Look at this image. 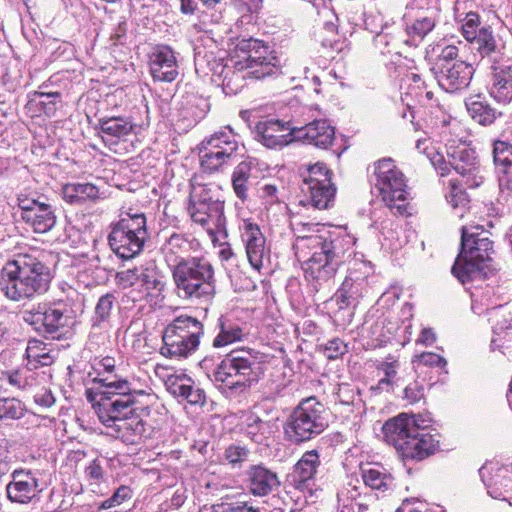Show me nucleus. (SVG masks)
Wrapping results in <instances>:
<instances>
[{
    "label": "nucleus",
    "instance_id": "30",
    "mask_svg": "<svg viewBox=\"0 0 512 512\" xmlns=\"http://www.w3.org/2000/svg\"><path fill=\"white\" fill-rule=\"evenodd\" d=\"M162 340L160 354L167 358H187L199 347V344L172 333L163 332Z\"/></svg>",
    "mask_w": 512,
    "mask_h": 512
},
{
    "label": "nucleus",
    "instance_id": "48",
    "mask_svg": "<svg viewBox=\"0 0 512 512\" xmlns=\"http://www.w3.org/2000/svg\"><path fill=\"white\" fill-rule=\"evenodd\" d=\"M435 26V21L431 17H422L417 19L412 26L407 28V34L414 40H422Z\"/></svg>",
    "mask_w": 512,
    "mask_h": 512
},
{
    "label": "nucleus",
    "instance_id": "5",
    "mask_svg": "<svg viewBox=\"0 0 512 512\" xmlns=\"http://www.w3.org/2000/svg\"><path fill=\"white\" fill-rule=\"evenodd\" d=\"M382 430L386 441L406 458L422 460L434 453L438 445L415 415L401 413L386 421Z\"/></svg>",
    "mask_w": 512,
    "mask_h": 512
},
{
    "label": "nucleus",
    "instance_id": "37",
    "mask_svg": "<svg viewBox=\"0 0 512 512\" xmlns=\"http://www.w3.org/2000/svg\"><path fill=\"white\" fill-rule=\"evenodd\" d=\"M302 192L308 197L311 205L317 209H327L334 201L336 188L333 183L315 185L312 189L311 185H303Z\"/></svg>",
    "mask_w": 512,
    "mask_h": 512
},
{
    "label": "nucleus",
    "instance_id": "20",
    "mask_svg": "<svg viewBox=\"0 0 512 512\" xmlns=\"http://www.w3.org/2000/svg\"><path fill=\"white\" fill-rule=\"evenodd\" d=\"M116 279L118 285L123 289L142 287L146 290L161 292L164 288V282L160 279L155 269L144 266L120 271L117 273Z\"/></svg>",
    "mask_w": 512,
    "mask_h": 512
},
{
    "label": "nucleus",
    "instance_id": "9",
    "mask_svg": "<svg viewBox=\"0 0 512 512\" xmlns=\"http://www.w3.org/2000/svg\"><path fill=\"white\" fill-rule=\"evenodd\" d=\"M257 352L251 349L231 351L215 369L214 381L229 389L250 386L260 375Z\"/></svg>",
    "mask_w": 512,
    "mask_h": 512
},
{
    "label": "nucleus",
    "instance_id": "55",
    "mask_svg": "<svg viewBox=\"0 0 512 512\" xmlns=\"http://www.w3.org/2000/svg\"><path fill=\"white\" fill-rule=\"evenodd\" d=\"M347 352V345L339 338L329 340L324 345V354L330 359H337Z\"/></svg>",
    "mask_w": 512,
    "mask_h": 512
},
{
    "label": "nucleus",
    "instance_id": "56",
    "mask_svg": "<svg viewBox=\"0 0 512 512\" xmlns=\"http://www.w3.org/2000/svg\"><path fill=\"white\" fill-rule=\"evenodd\" d=\"M13 463V456L11 454L9 444L7 441L0 442V479L6 476Z\"/></svg>",
    "mask_w": 512,
    "mask_h": 512
},
{
    "label": "nucleus",
    "instance_id": "52",
    "mask_svg": "<svg viewBox=\"0 0 512 512\" xmlns=\"http://www.w3.org/2000/svg\"><path fill=\"white\" fill-rule=\"evenodd\" d=\"M446 199L454 209H464L469 202L465 191L455 183H451V191L446 196Z\"/></svg>",
    "mask_w": 512,
    "mask_h": 512
},
{
    "label": "nucleus",
    "instance_id": "3",
    "mask_svg": "<svg viewBox=\"0 0 512 512\" xmlns=\"http://www.w3.org/2000/svg\"><path fill=\"white\" fill-rule=\"evenodd\" d=\"M51 273L37 251L19 253L0 270V290L13 302H26L46 293Z\"/></svg>",
    "mask_w": 512,
    "mask_h": 512
},
{
    "label": "nucleus",
    "instance_id": "33",
    "mask_svg": "<svg viewBox=\"0 0 512 512\" xmlns=\"http://www.w3.org/2000/svg\"><path fill=\"white\" fill-rule=\"evenodd\" d=\"M360 470L363 482L367 487L381 492L392 488L394 479L383 467L367 464Z\"/></svg>",
    "mask_w": 512,
    "mask_h": 512
},
{
    "label": "nucleus",
    "instance_id": "44",
    "mask_svg": "<svg viewBox=\"0 0 512 512\" xmlns=\"http://www.w3.org/2000/svg\"><path fill=\"white\" fill-rule=\"evenodd\" d=\"M332 172L328 169L326 164L322 162H317L313 165H309L307 167V171L303 174V185H311L312 189L315 185H320L323 183H332L331 180Z\"/></svg>",
    "mask_w": 512,
    "mask_h": 512
},
{
    "label": "nucleus",
    "instance_id": "21",
    "mask_svg": "<svg viewBox=\"0 0 512 512\" xmlns=\"http://www.w3.org/2000/svg\"><path fill=\"white\" fill-rule=\"evenodd\" d=\"M335 130L326 120H314L305 126L295 127L294 138L317 148L327 149L334 141Z\"/></svg>",
    "mask_w": 512,
    "mask_h": 512
},
{
    "label": "nucleus",
    "instance_id": "23",
    "mask_svg": "<svg viewBox=\"0 0 512 512\" xmlns=\"http://www.w3.org/2000/svg\"><path fill=\"white\" fill-rule=\"evenodd\" d=\"M165 385L171 395L186 400L191 405L203 406L206 403L204 390L196 386L185 374L169 375Z\"/></svg>",
    "mask_w": 512,
    "mask_h": 512
},
{
    "label": "nucleus",
    "instance_id": "57",
    "mask_svg": "<svg viewBox=\"0 0 512 512\" xmlns=\"http://www.w3.org/2000/svg\"><path fill=\"white\" fill-rule=\"evenodd\" d=\"M320 228H328V227L323 224H320V223L299 222V223L294 224L293 230L296 235L295 242L300 240V237H303V236H307V237L315 236V233H317V231H319Z\"/></svg>",
    "mask_w": 512,
    "mask_h": 512
},
{
    "label": "nucleus",
    "instance_id": "46",
    "mask_svg": "<svg viewBox=\"0 0 512 512\" xmlns=\"http://www.w3.org/2000/svg\"><path fill=\"white\" fill-rule=\"evenodd\" d=\"M493 162L495 170L512 167V144L507 141L493 142Z\"/></svg>",
    "mask_w": 512,
    "mask_h": 512
},
{
    "label": "nucleus",
    "instance_id": "26",
    "mask_svg": "<svg viewBox=\"0 0 512 512\" xmlns=\"http://www.w3.org/2000/svg\"><path fill=\"white\" fill-rule=\"evenodd\" d=\"M494 73L489 89L497 102L507 104L512 100V65L492 66Z\"/></svg>",
    "mask_w": 512,
    "mask_h": 512
},
{
    "label": "nucleus",
    "instance_id": "36",
    "mask_svg": "<svg viewBox=\"0 0 512 512\" xmlns=\"http://www.w3.org/2000/svg\"><path fill=\"white\" fill-rule=\"evenodd\" d=\"M63 198L70 204H80L98 197L99 190L92 183H68L62 189Z\"/></svg>",
    "mask_w": 512,
    "mask_h": 512
},
{
    "label": "nucleus",
    "instance_id": "49",
    "mask_svg": "<svg viewBox=\"0 0 512 512\" xmlns=\"http://www.w3.org/2000/svg\"><path fill=\"white\" fill-rule=\"evenodd\" d=\"M41 305H44V303H39L37 306L22 312L23 320L40 333L43 331V309H41Z\"/></svg>",
    "mask_w": 512,
    "mask_h": 512
},
{
    "label": "nucleus",
    "instance_id": "15",
    "mask_svg": "<svg viewBox=\"0 0 512 512\" xmlns=\"http://www.w3.org/2000/svg\"><path fill=\"white\" fill-rule=\"evenodd\" d=\"M432 70L438 85L449 93L467 88L474 72L473 67L462 60L455 61L453 64L434 66Z\"/></svg>",
    "mask_w": 512,
    "mask_h": 512
},
{
    "label": "nucleus",
    "instance_id": "34",
    "mask_svg": "<svg viewBox=\"0 0 512 512\" xmlns=\"http://www.w3.org/2000/svg\"><path fill=\"white\" fill-rule=\"evenodd\" d=\"M24 222L32 227L35 233H46L56 224V216L52 207L44 203L30 213V216H22Z\"/></svg>",
    "mask_w": 512,
    "mask_h": 512
},
{
    "label": "nucleus",
    "instance_id": "8",
    "mask_svg": "<svg viewBox=\"0 0 512 512\" xmlns=\"http://www.w3.org/2000/svg\"><path fill=\"white\" fill-rule=\"evenodd\" d=\"M328 427L324 405L314 397L302 400L289 415L284 432L293 443H302L314 439Z\"/></svg>",
    "mask_w": 512,
    "mask_h": 512
},
{
    "label": "nucleus",
    "instance_id": "64",
    "mask_svg": "<svg viewBox=\"0 0 512 512\" xmlns=\"http://www.w3.org/2000/svg\"><path fill=\"white\" fill-rule=\"evenodd\" d=\"M85 474L89 480L98 483L103 478V468L99 460L94 459L91 461L85 469Z\"/></svg>",
    "mask_w": 512,
    "mask_h": 512
},
{
    "label": "nucleus",
    "instance_id": "50",
    "mask_svg": "<svg viewBox=\"0 0 512 512\" xmlns=\"http://www.w3.org/2000/svg\"><path fill=\"white\" fill-rule=\"evenodd\" d=\"M399 40L394 37H390L387 33H379L374 38V43L378 47L382 54H399L398 46Z\"/></svg>",
    "mask_w": 512,
    "mask_h": 512
},
{
    "label": "nucleus",
    "instance_id": "62",
    "mask_svg": "<svg viewBox=\"0 0 512 512\" xmlns=\"http://www.w3.org/2000/svg\"><path fill=\"white\" fill-rule=\"evenodd\" d=\"M417 358L425 366L444 368L447 365L445 358L432 352H423Z\"/></svg>",
    "mask_w": 512,
    "mask_h": 512
},
{
    "label": "nucleus",
    "instance_id": "53",
    "mask_svg": "<svg viewBox=\"0 0 512 512\" xmlns=\"http://www.w3.org/2000/svg\"><path fill=\"white\" fill-rule=\"evenodd\" d=\"M248 455L249 450L240 445H230L224 452L225 459L233 466L246 461Z\"/></svg>",
    "mask_w": 512,
    "mask_h": 512
},
{
    "label": "nucleus",
    "instance_id": "16",
    "mask_svg": "<svg viewBox=\"0 0 512 512\" xmlns=\"http://www.w3.org/2000/svg\"><path fill=\"white\" fill-rule=\"evenodd\" d=\"M295 127L289 122L278 119H266L257 122L254 133L255 139L267 148H281L288 145L294 138Z\"/></svg>",
    "mask_w": 512,
    "mask_h": 512
},
{
    "label": "nucleus",
    "instance_id": "1",
    "mask_svg": "<svg viewBox=\"0 0 512 512\" xmlns=\"http://www.w3.org/2000/svg\"><path fill=\"white\" fill-rule=\"evenodd\" d=\"M354 244L353 239L337 230L320 228L315 236H303L294 243L295 255L307 279L326 282L331 279Z\"/></svg>",
    "mask_w": 512,
    "mask_h": 512
},
{
    "label": "nucleus",
    "instance_id": "29",
    "mask_svg": "<svg viewBox=\"0 0 512 512\" xmlns=\"http://www.w3.org/2000/svg\"><path fill=\"white\" fill-rule=\"evenodd\" d=\"M41 309H43L42 333L49 334L54 338V334L68 324L70 317L67 314V307L62 302L53 304L44 303V305H41Z\"/></svg>",
    "mask_w": 512,
    "mask_h": 512
},
{
    "label": "nucleus",
    "instance_id": "45",
    "mask_svg": "<svg viewBox=\"0 0 512 512\" xmlns=\"http://www.w3.org/2000/svg\"><path fill=\"white\" fill-rule=\"evenodd\" d=\"M114 302L115 297L109 293L99 298L92 318V328H100L103 323L108 321Z\"/></svg>",
    "mask_w": 512,
    "mask_h": 512
},
{
    "label": "nucleus",
    "instance_id": "22",
    "mask_svg": "<svg viewBox=\"0 0 512 512\" xmlns=\"http://www.w3.org/2000/svg\"><path fill=\"white\" fill-rule=\"evenodd\" d=\"M208 203L211 205L214 218L220 213V203H224L219 197V189L214 184L193 183L189 196L188 211H193L196 217H202V209Z\"/></svg>",
    "mask_w": 512,
    "mask_h": 512
},
{
    "label": "nucleus",
    "instance_id": "2",
    "mask_svg": "<svg viewBox=\"0 0 512 512\" xmlns=\"http://www.w3.org/2000/svg\"><path fill=\"white\" fill-rule=\"evenodd\" d=\"M98 382L101 384L97 392L99 399L93 403V409L99 421L105 426L106 432L112 430L119 421L134 411L148 415L157 406L154 394L132 390L126 379H111L108 376L100 378Z\"/></svg>",
    "mask_w": 512,
    "mask_h": 512
},
{
    "label": "nucleus",
    "instance_id": "10",
    "mask_svg": "<svg viewBox=\"0 0 512 512\" xmlns=\"http://www.w3.org/2000/svg\"><path fill=\"white\" fill-rule=\"evenodd\" d=\"M376 178L375 187L382 201L392 213L404 215L407 213L409 192L404 174L396 167L390 158L382 159L374 165Z\"/></svg>",
    "mask_w": 512,
    "mask_h": 512
},
{
    "label": "nucleus",
    "instance_id": "24",
    "mask_svg": "<svg viewBox=\"0 0 512 512\" xmlns=\"http://www.w3.org/2000/svg\"><path fill=\"white\" fill-rule=\"evenodd\" d=\"M466 41L474 56H479L481 60L488 59L495 63L501 54V45L490 26L481 27L476 34H468Z\"/></svg>",
    "mask_w": 512,
    "mask_h": 512
},
{
    "label": "nucleus",
    "instance_id": "51",
    "mask_svg": "<svg viewBox=\"0 0 512 512\" xmlns=\"http://www.w3.org/2000/svg\"><path fill=\"white\" fill-rule=\"evenodd\" d=\"M500 194L504 198L512 196V166L495 170Z\"/></svg>",
    "mask_w": 512,
    "mask_h": 512
},
{
    "label": "nucleus",
    "instance_id": "42",
    "mask_svg": "<svg viewBox=\"0 0 512 512\" xmlns=\"http://www.w3.org/2000/svg\"><path fill=\"white\" fill-rule=\"evenodd\" d=\"M26 356L28 365L33 369H37L39 366H48L53 362V358L50 356L46 346L41 341L35 339L28 342Z\"/></svg>",
    "mask_w": 512,
    "mask_h": 512
},
{
    "label": "nucleus",
    "instance_id": "27",
    "mask_svg": "<svg viewBox=\"0 0 512 512\" xmlns=\"http://www.w3.org/2000/svg\"><path fill=\"white\" fill-rule=\"evenodd\" d=\"M98 124L102 139L111 144L117 143V140L125 139L134 128V124L129 118L121 116L101 118Z\"/></svg>",
    "mask_w": 512,
    "mask_h": 512
},
{
    "label": "nucleus",
    "instance_id": "43",
    "mask_svg": "<svg viewBox=\"0 0 512 512\" xmlns=\"http://www.w3.org/2000/svg\"><path fill=\"white\" fill-rule=\"evenodd\" d=\"M469 115L479 124L487 126L497 118L495 109L481 100H470L466 103Z\"/></svg>",
    "mask_w": 512,
    "mask_h": 512
},
{
    "label": "nucleus",
    "instance_id": "35",
    "mask_svg": "<svg viewBox=\"0 0 512 512\" xmlns=\"http://www.w3.org/2000/svg\"><path fill=\"white\" fill-rule=\"evenodd\" d=\"M320 466V455L317 450L306 451L294 466V477L303 487L312 480Z\"/></svg>",
    "mask_w": 512,
    "mask_h": 512
},
{
    "label": "nucleus",
    "instance_id": "13",
    "mask_svg": "<svg viewBox=\"0 0 512 512\" xmlns=\"http://www.w3.org/2000/svg\"><path fill=\"white\" fill-rule=\"evenodd\" d=\"M371 267L366 262H355L354 267L344 279L340 289L335 294L339 309L356 306L359 300L367 293L368 277Z\"/></svg>",
    "mask_w": 512,
    "mask_h": 512
},
{
    "label": "nucleus",
    "instance_id": "31",
    "mask_svg": "<svg viewBox=\"0 0 512 512\" xmlns=\"http://www.w3.org/2000/svg\"><path fill=\"white\" fill-rule=\"evenodd\" d=\"M217 327L219 328V332L212 342L214 348L226 347L235 342L242 341L245 337L243 327L228 317H220Z\"/></svg>",
    "mask_w": 512,
    "mask_h": 512
},
{
    "label": "nucleus",
    "instance_id": "60",
    "mask_svg": "<svg viewBox=\"0 0 512 512\" xmlns=\"http://www.w3.org/2000/svg\"><path fill=\"white\" fill-rule=\"evenodd\" d=\"M18 206L22 210V216H30V213L36 211L38 206H41L45 202H41L39 199L29 197L24 194H20L17 197Z\"/></svg>",
    "mask_w": 512,
    "mask_h": 512
},
{
    "label": "nucleus",
    "instance_id": "54",
    "mask_svg": "<svg viewBox=\"0 0 512 512\" xmlns=\"http://www.w3.org/2000/svg\"><path fill=\"white\" fill-rule=\"evenodd\" d=\"M399 361L394 356H388L383 361L379 362L376 369L379 373H383L387 380H393L399 369Z\"/></svg>",
    "mask_w": 512,
    "mask_h": 512
},
{
    "label": "nucleus",
    "instance_id": "4",
    "mask_svg": "<svg viewBox=\"0 0 512 512\" xmlns=\"http://www.w3.org/2000/svg\"><path fill=\"white\" fill-rule=\"evenodd\" d=\"M493 252V242L481 226H462L461 249L452 266V274L462 284L485 278Z\"/></svg>",
    "mask_w": 512,
    "mask_h": 512
},
{
    "label": "nucleus",
    "instance_id": "19",
    "mask_svg": "<svg viewBox=\"0 0 512 512\" xmlns=\"http://www.w3.org/2000/svg\"><path fill=\"white\" fill-rule=\"evenodd\" d=\"M150 74L156 81L172 82L179 75L174 51L168 46H157L149 56Z\"/></svg>",
    "mask_w": 512,
    "mask_h": 512
},
{
    "label": "nucleus",
    "instance_id": "58",
    "mask_svg": "<svg viewBox=\"0 0 512 512\" xmlns=\"http://www.w3.org/2000/svg\"><path fill=\"white\" fill-rule=\"evenodd\" d=\"M403 394V399L409 404L417 403L424 397V386L414 381L405 387Z\"/></svg>",
    "mask_w": 512,
    "mask_h": 512
},
{
    "label": "nucleus",
    "instance_id": "63",
    "mask_svg": "<svg viewBox=\"0 0 512 512\" xmlns=\"http://www.w3.org/2000/svg\"><path fill=\"white\" fill-rule=\"evenodd\" d=\"M457 56L458 48L453 45H447L441 50L435 66H442L445 63L453 64L455 61H457Z\"/></svg>",
    "mask_w": 512,
    "mask_h": 512
},
{
    "label": "nucleus",
    "instance_id": "28",
    "mask_svg": "<svg viewBox=\"0 0 512 512\" xmlns=\"http://www.w3.org/2000/svg\"><path fill=\"white\" fill-rule=\"evenodd\" d=\"M165 333L176 334L181 338L200 344V338L204 334L203 324L196 318L188 315L176 317L164 330Z\"/></svg>",
    "mask_w": 512,
    "mask_h": 512
},
{
    "label": "nucleus",
    "instance_id": "12",
    "mask_svg": "<svg viewBox=\"0 0 512 512\" xmlns=\"http://www.w3.org/2000/svg\"><path fill=\"white\" fill-rule=\"evenodd\" d=\"M449 165L461 177L460 186L474 189L484 183V170L476 151L464 143L447 146Z\"/></svg>",
    "mask_w": 512,
    "mask_h": 512
},
{
    "label": "nucleus",
    "instance_id": "32",
    "mask_svg": "<svg viewBox=\"0 0 512 512\" xmlns=\"http://www.w3.org/2000/svg\"><path fill=\"white\" fill-rule=\"evenodd\" d=\"M211 210V205L208 203L206 208L201 210V214H203L202 217H196L193 211L188 212L192 221L201 225L214 241L217 233L225 232L226 218L224 215V203H220V213H218L217 218H214V213Z\"/></svg>",
    "mask_w": 512,
    "mask_h": 512
},
{
    "label": "nucleus",
    "instance_id": "14",
    "mask_svg": "<svg viewBox=\"0 0 512 512\" xmlns=\"http://www.w3.org/2000/svg\"><path fill=\"white\" fill-rule=\"evenodd\" d=\"M150 417L151 413L144 415L139 411H134L119 421V424L106 434L120 439L127 445H138L149 438L153 432L154 426L149 420Z\"/></svg>",
    "mask_w": 512,
    "mask_h": 512
},
{
    "label": "nucleus",
    "instance_id": "47",
    "mask_svg": "<svg viewBox=\"0 0 512 512\" xmlns=\"http://www.w3.org/2000/svg\"><path fill=\"white\" fill-rule=\"evenodd\" d=\"M25 406L16 399L9 397H0V420L2 419H20L24 416Z\"/></svg>",
    "mask_w": 512,
    "mask_h": 512
},
{
    "label": "nucleus",
    "instance_id": "61",
    "mask_svg": "<svg viewBox=\"0 0 512 512\" xmlns=\"http://www.w3.org/2000/svg\"><path fill=\"white\" fill-rule=\"evenodd\" d=\"M211 512H259L258 509L248 506L247 503L218 504L212 507Z\"/></svg>",
    "mask_w": 512,
    "mask_h": 512
},
{
    "label": "nucleus",
    "instance_id": "17",
    "mask_svg": "<svg viewBox=\"0 0 512 512\" xmlns=\"http://www.w3.org/2000/svg\"><path fill=\"white\" fill-rule=\"evenodd\" d=\"M11 478L6 485V494L12 503L28 504L42 491L39 479L30 470H14Z\"/></svg>",
    "mask_w": 512,
    "mask_h": 512
},
{
    "label": "nucleus",
    "instance_id": "39",
    "mask_svg": "<svg viewBox=\"0 0 512 512\" xmlns=\"http://www.w3.org/2000/svg\"><path fill=\"white\" fill-rule=\"evenodd\" d=\"M251 161H242L232 173V186L236 196L245 201L248 198V190L251 185Z\"/></svg>",
    "mask_w": 512,
    "mask_h": 512
},
{
    "label": "nucleus",
    "instance_id": "38",
    "mask_svg": "<svg viewBox=\"0 0 512 512\" xmlns=\"http://www.w3.org/2000/svg\"><path fill=\"white\" fill-rule=\"evenodd\" d=\"M235 152L230 150V147L226 151L213 150L206 146L200 147V163L204 171L215 172L224 164L228 163L229 160L234 156Z\"/></svg>",
    "mask_w": 512,
    "mask_h": 512
},
{
    "label": "nucleus",
    "instance_id": "25",
    "mask_svg": "<svg viewBox=\"0 0 512 512\" xmlns=\"http://www.w3.org/2000/svg\"><path fill=\"white\" fill-rule=\"evenodd\" d=\"M247 477L249 489L255 496H266L280 485L277 474L264 465L251 466Z\"/></svg>",
    "mask_w": 512,
    "mask_h": 512
},
{
    "label": "nucleus",
    "instance_id": "18",
    "mask_svg": "<svg viewBox=\"0 0 512 512\" xmlns=\"http://www.w3.org/2000/svg\"><path fill=\"white\" fill-rule=\"evenodd\" d=\"M241 230V237L245 243L248 261L255 270L259 271L264 261L269 258L265 237L259 226L248 220L243 222Z\"/></svg>",
    "mask_w": 512,
    "mask_h": 512
},
{
    "label": "nucleus",
    "instance_id": "7",
    "mask_svg": "<svg viewBox=\"0 0 512 512\" xmlns=\"http://www.w3.org/2000/svg\"><path fill=\"white\" fill-rule=\"evenodd\" d=\"M147 220L144 213L132 209L122 211L119 220L111 224L108 242L112 251L122 259L138 255L148 238Z\"/></svg>",
    "mask_w": 512,
    "mask_h": 512
},
{
    "label": "nucleus",
    "instance_id": "40",
    "mask_svg": "<svg viewBox=\"0 0 512 512\" xmlns=\"http://www.w3.org/2000/svg\"><path fill=\"white\" fill-rule=\"evenodd\" d=\"M168 262L173 261L175 264L185 258L191 250V242L183 234L173 233L164 243L162 247Z\"/></svg>",
    "mask_w": 512,
    "mask_h": 512
},
{
    "label": "nucleus",
    "instance_id": "6",
    "mask_svg": "<svg viewBox=\"0 0 512 512\" xmlns=\"http://www.w3.org/2000/svg\"><path fill=\"white\" fill-rule=\"evenodd\" d=\"M172 274L178 295L183 299H210L215 294L214 269L206 258H181Z\"/></svg>",
    "mask_w": 512,
    "mask_h": 512
},
{
    "label": "nucleus",
    "instance_id": "41",
    "mask_svg": "<svg viewBox=\"0 0 512 512\" xmlns=\"http://www.w3.org/2000/svg\"><path fill=\"white\" fill-rule=\"evenodd\" d=\"M201 145L213 148V150L222 151H226L230 147V150L235 153L238 150V141L236 140V137L231 129L215 132L211 136L205 138Z\"/></svg>",
    "mask_w": 512,
    "mask_h": 512
},
{
    "label": "nucleus",
    "instance_id": "11",
    "mask_svg": "<svg viewBox=\"0 0 512 512\" xmlns=\"http://www.w3.org/2000/svg\"><path fill=\"white\" fill-rule=\"evenodd\" d=\"M236 53V70L247 71L249 77L263 79L279 72L276 58L271 56L269 47L258 39H242L236 46Z\"/></svg>",
    "mask_w": 512,
    "mask_h": 512
},
{
    "label": "nucleus",
    "instance_id": "59",
    "mask_svg": "<svg viewBox=\"0 0 512 512\" xmlns=\"http://www.w3.org/2000/svg\"><path fill=\"white\" fill-rule=\"evenodd\" d=\"M480 17L477 13L469 12L466 14L464 23L462 25V35L465 40H468V34H476L480 27Z\"/></svg>",
    "mask_w": 512,
    "mask_h": 512
}]
</instances>
